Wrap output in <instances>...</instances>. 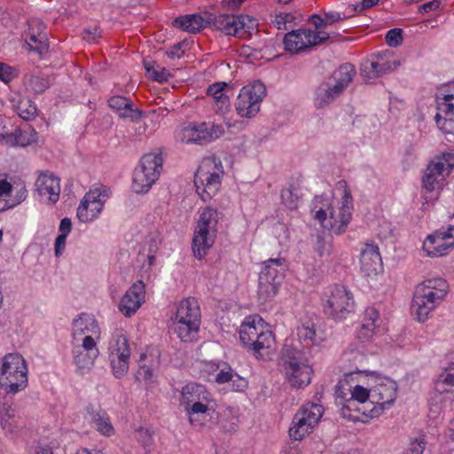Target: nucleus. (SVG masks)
Masks as SVG:
<instances>
[{
	"label": "nucleus",
	"mask_w": 454,
	"mask_h": 454,
	"mask_svg": "<svg viewBox=\"0 0 454 454\" xmlns=\"http://www.w3.org/2000/svg\"><path fill=\"white\" fill-rule=\"evenodd\" d=\"M174 324V330L182 341L191 342L196 339L200 323L175 320Z\"/></svg>",
	"instance_id": "nucleus-34"
},
{
	"label": "nucleus",
	"mask_w": 454,
	"mask_h": 454,
	"mask_svg": "<svg viewBox=\"0 0 454 454\" xmlns=\"http://www.w3.org/2000/svg\"><path fill=\"white\" fill-rule=\"evenodd\" d=\"M130 356L129 341L122 330H116L109 343V356Z\"/></svg>",
	"instance_id": "nucleus-33"
},
{
	"label": "nucleus",
	"mask_w": 454,
	"mask_h": 454,
	"mask_svg": "<svg viewBox=\"0 0 454 454\" xmlns=\"http://www.w3.org/2000/svg\"><path fill=\"white\" fill-rule=\"evenodd\" d=\"M266 95L265 86L260 82L252 86H245L235 102V108L240 117L252 118L260 110V103Z\"/></svg>",
	"instance_id": "nucleus-11"
},
{
	"label": "nucleus",
	"mask_w": 454,
	"mask_h": 454,
	"mask_svg": "<svg viewBox=\"0 0 454 454\" xmlns=\"http://www.w3.org/2000/svg\"><path fill=\"white\" fill-rule=\"evenodd\" d=\"M371 396V391L369 392L366 388L361 386H356L354 390L351 392V396L359 403H365Z\"/></svg>",
	"instance_id": "nucleus-56"
},
{
	"label": "nucleus",
	"mask_w": 454,
	"mask_h": 454,
	"mask_svg": "<svg viewBox=\"0 0 454 454\" xmlns=\"http://www.w3.org/2000/svg\"><path fill=\"white\" fill-rule=\"evenodd\" d=\"M353 208L341 207L336 215L334 211H330V227L335 229V233L341 234L345 231L347 225L349 223L352 216Z\"/></svg>",
	"instance_id": "nucleus-35"
},
{
	"label": "nucleus",
	"mask_w": 454,
	"mask_h": 454,
	"mask_svg": "<svg viewBox=\"0 0 454 454\" xmlns=\"http://www.w3.org/2000/svg\"><path fill=\"white\" fill-rule=\"evenodd\" d=\"M239 340L257 359H263L274 344V336L270 331L259 330L254 321L244 322L239 330Z\"/></svg>",
	"instance_id": "nucleus-9"
},
{
	"label": "nucleus",
	"mask_w": 454,
	"mask_h": 454,
	"mask_svg": "<svg viewBox=\"0 0 454 454\" xmlns=\"http://www.w3.org/2000/svg\"><path fill=\"white\" fill-rule=\"evenodd\" d=\"M345 19L338 12H327L324 13V18L317 14H313L309 17V20L314 25L317 31L322 30L327 25H332L334 22Z\"/></svg>",
	"instance_id": "nucleus-37"
},
{
	"label": "nucleus",
	"mask_w": 454,
	"mask_h": 454,
	"mask_svg": "<svg viewBox=\"0 0 454 454\" xmlns=\"http://www.w3.org/2000/svg\"><path fill=\"white\" fill-rule=\"evenodd\" d=\"M74 362L81 370H90L99 352L93 336L82 338V345L73 348Z\"/></svg>",
	"instance_id": "nucleus-15"
},
{
	"label": "nucleus",
	"mask_w": 454,
	"mask_h": 454,
	"mask_svg": "<svg viewBox=\"0 0 454 454\" xmlns=\"http://www.w3.org/2000/svg\"><path fill=\"white\" fill-rule=\"evenodd\" d=\"M444 171V163L441 160L431 161L425 172L422 179L423 189L426 192H432L436 188H439V176L442 175Z\"/></svg>",
	"instance_id": "nucleus-31"
},
{
	"label": "nucleus",
	"mask_w": 454,
	"mask_h": 454,
	"mask_svg": "<svg viewBox=\"0 0 454 454\" xmlns=\"http://www.w3.org/2000/svg\"><path fill=\"white\" fill-rule=\"evenodd\" d=\"M226 87L227 83L224 82H215L208 86L207 93L208 96H211L212 98H214L215 96H219V94H224V90Z\"/></svg>",
	"instance_id": "nucleus-59"
},
{
	"label": "nucleus",
	"mask_w": 454,
	"mask_h": 454,
	"mask_svg": "<svg viewBox=\"0 0 454 454\" xmlns=\"http://www.w3.org/2000/svg\"><path fill=\"white\" fill-rule=\"evenodd\" d=\"M282 203L290 209H296L299 203V195L296 188L291 184L288 188L281 191Z\"/></svg>",
	"instance_id": "nucleus-44"
},
{
	"label": "nucleus",
	"mask_w": 454,
	"mask_h": 454,
	"mask_svg": "<svg viewBox=\"0 0 454 454\" xmlns=\"http://www.w3.org/2000/svg\"><path fill=\"white\" fill-rule=\"evenodd\" d=\"M0 422L3 429L10 434H14L25 427L24 419L16 414L12 407L11 397L7 395L0 399Z\"/></svg>",
	"instance_id": "nucleus-19"
},
{
	"label": "nucleus",
	"mask_w": 454,
	"mask_h": 454,
	"mask_svg": "<svg viewBox=\"0 0 454 454\" xmlns=\"http://www.w3.org/2000/svg\"><path fill=\"white\" fill-rule=\"evenodd\" d=\"M218 214L210 207H206L200 215L192 239L194 256L201 259L213 246L217 232Z\"/></svg>",
	"instance_id": "nucleus-6"
},
{
	"label": "nucleus",
	"mask_w": 454,
	"mask_h": 454,
	"mask_svg": "<svg viewBox=\"0 0 454 454\" xmlns=\"http://www.w3.org/2000/svg\"><path fill=\"white\" fill-rule=\"evenodd\" d=\"M438 128L446 134H454V117L435 114Z\"/></svg>",
	"instance_id": "nucleus-47"
},
{
	"label": "nucleus",
	"mask_w": 454,
	"mask_h": 454,
	"mask_svg": "<svg viewBox=\"0 0 454 454\" xmlns=\"http://www.w3.org/2000/svg\"><path fill=\"white\" fill-rule=\"evenodd\" d=\"M209 402H199L193 403L189 406L184 407L185 411L189 415L191 424L199 422L201 417H205V414L208 411Z\"/></svg>",
	"instance_id": "nucleus-39"
},
{
	"label": "nucleus",
	"mask_w": 454,
	"mask_h": 454,
	"mask_svg": "<svg viewBox=\"0 0 454 454\" xmlns=\"http://www.w3.org/2000/svg\"><path fill=\"white\" fill-rule=\"evenodd\" d=\"M280 360L286 379L293 387L301 388L310 383L313 370L303 351L286 344Z\"/></svg>",
	"instance_id": "nucleus-2"
},
{
	"label": "nucleus",
	"mask_w": 454,
	"mask_h": 454,
	"mask_svg": "<svg viewBox=\"0 0 454 454\" xmlns=\"http://www.w3.org/2000/svg\"><path fill=\"white\" fill-rule=\"evenodd\" d=\"M143 64L146 70L147 75L153 81L164 82L172 76L168 70L159 66L154 60L145 59Z\"/></svg>",
	"instance_id": "nucleus-36"
},
{
	"label": "nucleus",
	"mask_w": 454,
	"mask_h": 454,
	"mask_svg": "<svg viewBox=\"0 0 454 454\" xmlns=\"http://www.w3.org/2000/svg\"><path fill=\"white\" fill-rule=\"evenodd\" d=\"M19 72L15 67H12L5 63L0 62V81L4 83H9L11 81L18 77Z\"/></svg>",
	"instance_id": "nucleus-49"
},
{
	"label": "nucleus",
	"mask_w": 454,
	"mask_h": 454,
	"mask_svg": "<svg viewBox=\"0 0 454 454\" xmlns=\"http://www.w3.org/2000/svg\"><path fill=\"white\" fill-rule=\"evenodd\" d=\"M452 369V365L445 370L444 372L441 373L438 377V380L435 383V388L439 392H446L447 389L442 388V385H447L448 387H454V373H451L450 371Z\"/></svg>",
	"instance_id": "nucleus-46"
},
{
	"label": "nucleus",
	"mask_w": 454,
	"mask_h": 454,
	"mask_svg": "<svg viewBox=\"0 0 454 454\" xmlns=\"http://www.w3.org/2000/svg\"><path fill=\"white\" fill-rule=\"evenodd\" d=\"M99 326L93 316L82 313L73 322V336L75 340L87 335H98Z\"/></svg>",
	"instance_id": "nucleus-25"
},
{
	"label": "nucleus",
	"mask_w": 454,
	"mask_h": 454,
	"mask_svg": "<svg viewBox=\"0 0 454 454\" xmlns=\"http://www.w3.org/2000/svg\"><path fill=\"white\" fill-rule=\"evenodd\" d=\"M160 153L145 154L133 173L132 189L137 193H146L158 180L162 170Z\"/></svg>",
	"instance_id": "nucleus-8"
},
{
	"label": "nucleus",
	"mask_w": 454,
	"mask_h": 454,
	"mask_svg": "<svg viewBox=\"0 0 454 454\" xmlns=\"http://www.w3.org/2000/svg\"><path fill=\"white\" fill-rule=\"evenodd\" d=\"M173 26L183 31L195 34L206 27H210V13L205 12L204 16L200 14H187L176 18Z\"/></svg>",
	"instance_id": "nucleus-23"
},
{
	"label": "nucleus",
	"mask_w": 454,
	"mask_h": 454,
	"mask_svg": "<svg viewBox=\"0 0 454 454\" xmlns=\"http://www.w3.org/2000/svg\"><path fill=\"white\" fill-rule=\"evenodd\" d=\"M451 243L448 240L443 230L435 231L427 236L423 243V249L431 257L442 256L447 254Z\"/></svg>",
	"instance_id": "nucleus-24"
},
{
	"label": "nucleus",
	"mask_w": 454,
	"mask_h": 454,
	"mask_svg": "<svg viewBox=\"0 0 454 454\" xmlns=\"http://www.w3.org/2000/svg\"><path fill=\"white\" fill-rule=\"evenodd\" d=\"M130 356H109L113 374L115 378H122L129 370V359Z\"/></svg>",
	"instance_id": "nucleus-40"
},
{
	"label": "nucleus",
	"mask_w": 454,
	"mask_h": 454,
	"mask_svg": "<svg viewBox=\"0 0 454 454\" xmlns=\"http://www.w3.org/2000/svg\"><path fill=\"white\" fill-rule=\"evenodd\" d=\"M13 192L12 185L6 180H0V211L11 208L10 197Z\"/></svg>",
	"instance_id": "nucleus-45"
},
{
	"label": "nucleus",
	"mask_w": 454,
	"mask_h": 454,
	"mask_svg": "<svg viewBox=\"0 0 454 454\" xmlns=\"http://www.w3.org/2000/svg\"><path fill=\"white\" fill-rule=\"evenodd\" d=\"M378 2L379 0H362L356 5H353V10L361 12L376 5Z\"/></svg>",
	"instance_id": "nucleus-64"
},
{
	"label": "nucleus",
	"mask_w": 454,
	"mask_h": 454,
	"mask_svg": "<svg viewBox=\"0 0 454 454\" xmlns=\"http://www.w3.org/2000/svg\"><path fill=\"white\" fill-rule=\"evenodd\" d=\"M356 71L350 63H345L335 70L332 76L320 84L317 90L316 105L322 108L339 98L353 81Z\"/></svg>",
	"instance_id": "nucleus-5"
},
{
	"label": "nucleus",
	"mask_w": 454,
	"mask_h": 454,
	"mask_svg": "<svg viewBox=\"0 0 454 454\" xmlns=\"http://www.w3.org/2000/svg\"><path fill=\"white\" fill-rule=\"evenodd\" d=\"M379 318V312L374 308H368L365 309L364 323H373V328L375 329L377 327L376 322Z\"/></svg>",
	"instance_id": "nucleus-61"
},
{
	"label": "nucleus",
	"mask_w": 454,
	"mask_h": 454,
	"mask_svg": "<svg viewBox=\"0 0 454 454\" xmlns=\"http://www.w3.org/2000/svg\"><path fill=\"white\" fill-rule=\"evenodd\" d=\"M220 423H221V427L224 432L231 434L237 430L239 419L235 416H231L230 421H226L224 419V418H223L220 420Z\"/></svg>",
	"instance_id": "nucleus-58"
},
{
	"label": "nucleus",
	"mask_w": 454,
	"mask_h": 454,
	"mask_svg": "<svg viewBox=\"0 0 454 454\" xmlns=\"http://www.w3.org/2000/svg\"><path fill=\"white\" fill-rule=\"evenodd\" d=\"M315 248L319 256L323 257L331 254L332 245L330 242L325 240L323 235L318 234L317 236V243Z\"/></svg>",
	"instance_id": "nucleus-54"
},
{
	"label": "nucleus",
	"mask_w": 454,
	"mask_h": 454,
	"mask_svg": "<svg viewBox=\"0 0 454 454\" xmlns=\"http://www.w3.org/2000/svg\"><path fill=\"white\" fill-rule=\"evenodd\" d=\"M399 63L387 60L378 54L362 64L361 74L364 78L372 80L393 71Z\"/></svg>",
	"instance_id": "nucleus-18"
},
{
	"label": "nucleus",
	"mask_w": 454,
	"mask_h": 454,
	"mask_svg": "<svg viewBox=\"0 0 454 454\" xmlns=\"http://www.w3.org/2000/svg\"><path fill=\"white\" fill-rule=\"evenodd\" d=\"M153 432L143 427H140L136 434L137 441L143 445L145 450H147L153 444Z\"/></svg>",
	"instance_id": "nucleus-50"
},
{
	"label": "nucleus",
	"mask_w": 454,
	"mask_h": 454,
	"mask_svg": "<svg viewBox=\"0 0 454 454\" xmlns=\"http://www.w3.org/2000/svg\"><path fill=\"white\" fill-rule=\"evenodd\" d=\"M330 38V35L323 30L314 31L300 28L287 33L284 37L285 49L298 53L308 48L318 45Z\"/></svg>",
	"instance_id": "nucleus-12"
},
{
	"label": "nucleus",
	"mask_w": 454,
	"mask_h": 454,
	"mask_svg": "<svg viewBox=\"0 0 454 454\" xmlns=\"http://www.w3.org/2000/svg\"><path fill=\"white\" fill-rule=\"evenodd\" d=\"M323 413L324 408L320 404L306 403L301 405L293 418L292 426L289 428L290 438L294 441L302 440L312 432Z\"/></svg>",
	"instance_id": "nucleus-10"
},
{
	"label": "nucleus",
	"mask_w": 454,
	"mask_h": 454,
	"mask_svg": "<svg viewBox=\"0 0 454 454\" xmlns=\"http://www.w3.org/2000/svg\"><path fill=\"white\" fill-rule=\"evenodd\" d=\"M19 115L26 120H32L36 114V107L34 104H31L29 101L20 102L18 106Z\"/></svg>",
	"instance_id": "nucleus-48"
},
{
	"label": "nucleus",
	"mask_w": 454,
	"mask_h": 454,
	"mask_svg": "<svg viewBox=\"0 0 454 454\" xmlns=\"http://www.w3.org/2000/svg\"><path fill=\"white\" fill-rule=\"evenodd\" d=\"M449 285L444 278H433L416 286L411 302V312L419 322H425L428 315L446 297Z\"/></svg>",
	"instance_id": "nucleus-1"
},
{
	"label": "nucleus",
	"mask_w": 454,
	"mask_h": 454,
	"mask_svg": "<svg viewBox=\"0 0 454 454\" xmlns=\"http://www.w3.org/2000/svg\"><path fill=\"white\" fill-rule=\"evenodd\" d=\"M183 44V43L174 44L165 52L166 56L171 59H180L184 53V51H182Z\"/></svg>",
	"instance_id": "nucleus-60"
},
{
	"label": "nucleus",
	"mask_w": 454,
	"mask_h": 454,
	"mask_svg": "<svg viewBox=\"0 0 454 454\" xmlns=\"http://www.w3.org/2000/svg\"><path fill=\"white\" fill-rule=\"evenodd\" d=\"M239 15L220 14L214 16L210 14V27L223 32L227 35L238 37Z\"/></svg>",
	"instance_id": "nucleus-30"
},
{
	"label": "nucleus",
	"mask_w": 454,
	"mask_h": 454,
	"mask_svg": "<svg viewBox=\"0 0 454 454\" xmlns=\"http://www.w3.org/2000/svg\"><path fill=\"white\" fill-rule=\"evenodd\" d=\"M402 32L400 28L390 29L386 35V43L390 47L399 46L403 42Z\"/></svg>",
	"instance_id": "nucleus-53"
},
{
	"label": "nucleus",
	"mask_w": 454,
	"mask_h": 454,
	"mask_svg": "<svg viewBox=\"0 0 454 454\" xmlns=\"http://www.w3.org/2000/svg\"><path fill=\"white\" fill-rule=\"evenodd\" d=\"M210 393L200 384L190 382L184 386L181 392V404L184 407L193 403L210 402Z\"/></svg>",
	"instance_id": "nucleus-26"
},
{
	"label": "nucleus",
	"mask_w": 454,
	"mask_h": 454,
	"mask_svg": "<svg viewBox=\"0 0 454 454\" xmlns=\"http://www.w3.org/2000/svg\"><path fill=\"white\" fill-rule=\"evenodd\" d=\"M361 270L367 276L377 275L382 269L381 256L379 247L373 244H366L360 255Z\"/></svg>",
	"instance_id": "nucleus-20"
},
{
	"label": "nucleus",
	"mask_w": 454,
	"mask_h": 454,
	"mask_svg": "<svg viewBox=\"0 0 454 454\" xmlns=\"http://www.w3.org/2000/svg\"><path fill=\"white\" fill-rule=\"evenodd\" d=\"M373 323H363L358 333L357 339L361 342L369 341L374 334Z\"/></svg>",
	"instance_id": "nucleus-55"
},
{
	"label": "nucleus",
	"mask_w": 454,
	"mask_h": 454,
	"mask_svg": "<svg viewBox=\"0 0 454 454\" xmlns=\"http://www.w3.org/2000/svg\"><path fill=\"white\" fill-rule=\"evenodd\" d=\"M35 186L40 196H47L48 200L53 203L58 201L60 185L56 176L41 175L35 182Z\"/></svg>",
	"instance_id": "nucleus-27"
},
{
	"label": "nucleus",
	"mask_w": 454,
	"mask_h": 454,
	"mask_svg": "<svg viewBox=\"0 0 454 454\" xmlns=\"http://www.w3.org/2000/svg\"><path fill=\"white\" fill-rule=\"evenodd\" d=\"M13 145L27 146L32 143L36 142L37 132L27 125L24 129H16L13 133Z\"/></svg>",
	"instance_id": "nucleus-38"
},
{
	"label": "nucleus",
	"mask_w": 454,
	"mask_h": 454,
	"mask_svg": "<svg viewBox=\"0 0 454 454\" xmlns=\"http://www.w3.org/2000/svg\"><path fill=\"white\" fill-rule=\"evenodd\" d=\"M108 106L115 111L120 118L138 121L142 112L134 106L131 99L122 96H113L108 99Z\"/></svg>",
	"instance_id": "nucleus-22"
},
{
	"label": "nucleus",
	"mask_w": 454,
	"mask_h": 454,
	"mask_svg": "<svg viewBox=\"0 0 454 454\" xmlns=\"http://www.w3.org/2000/svg\"><path fill=\"white\" fill-rule=\"evenodd\" d=\"M286 269V263L284 258L269 259L263 262L258 286V299L261 303L270 301L277 294Z\"/></svg>",
	"instance_id": "nucleus-7"
},
{
	"label": "nucleus",
	"mask_w": 454,
	"mask_h": 454,
	"mask_svg": "<svg viewBox=\"0 0 454 454\" xmlns=\"http://www.w3.org/2000/svg\"><path fill=\"white\" fill-rule=\"evenodd\" d=\"M27 386V368L23 356L10 353L0 364V387L6 394H15Z\"/></svg>",
	"instance_id": "nucleus-3"
},
{
	"label": "nucleus",
	"mask_w": 454,
	"mask_h": 454,
	"mask_svg": "<svg viewBox=\"0 0 454 454\" xmlns=\"http://www.w3.org/2000/svg\"><path fill=\"white\" fill-rule=\"evenodd\" d=\"M223 173L221 160L215 157L203 159L194 175L196 192L202 200L212 199L221 187V175Z\"/></svg>",
	"instance_id": "nucleus-4"
},
{
	"label": "nucleus",
	"mask_w": 454,
	"mask_h": 454,
	"mask_svg": "<svg viewBox=\"0 0 454 454\" xmlns=\"http://www.w3.org/2000/svg\"><path fill=\"white\" fill-rule=\"evenodd\" d=\"M13 192H15V194L13 195L12 192L10 197L11 208L24 201L27 194V191L23 184L13 188Z\"/></svg>",
	"instance_id": "nucleus-51"
},
{
	"label": "nucleus",
	"mask_w": 454,
	"mask_h": 454,
	"mask_svg": "<svg viewBox=\"0 0 454 454\" xmlns=\"http://www.w3.org/2000/svg\"><path fill=\"white\" fill-rule=\"evenodd\" d=\"M297 336L305 346L317 345L322 340L317 334L316 324L311 320H306L297 327Z\"/></svg>",
	"instance_id": "nucleus-32"
},
{
	"label": "nucleus",
	"mask_w": 454,
	"mask_h": 454,
	"mask_svg": "<svg viewBox=\"0 0 454 454\" xmlns=\"http://www.w3.org/2000/svg\"><path fill=\"white\" fill-rule=\"evenodd\" d=\"M175 320L200 323V309L195 298L183 300L176 309Z\"/></svg>",
	"instance_id": "nucleus-29"
},
{
	"label": "nucleus",
	"mask_w": 454,
	"mask_h": 454,
	"mask_svg": "<svg viewBox=\"0 0 454 454\" xmlns=\"http://www.w3.org/2000/svg\"><path fill=\"white\" fill-rule=\"evenodd\" d=\"M86 415L94 428L106 436L114 434V428L110 422L108 414L99 405L89 404L86 407Z\"/></svg>",
	"instance_id": "nucleus-21"
},
{
	"label": "nucleus",
	"mask_w": 454,
	"mask_h": 454,
	"mask_svg": "<svg viewBox=\"0 0 454 454\" xmlns=\"http://www.w3.org/2000/svg\"><path fill=\"white\" fill-rule=\"evenodd\" d=\"M101 194L100 189H92L84 195L77 208V217L80 221L87 223L98 216L105 204Z\"/></svg>",
	"instance_id": "nucleus-17"
},
{
	"label": "nucleus",
	"mask_w": 454,
	"mask_h": 454,
	"mask_svg": "<svg viewBox=\"0 0 454 454\" xmlns=\"http://www.w3.org/2000/svg\"><path fill=\"white\" fill-rule=\"evenodd\" d=\"M26 43L30 51H35L40 55H43L48 51V44L46 43L45 35L41 33L38 35L30 33L26 40Z\"/></svg>",
	"instance_id": "nucleus-41"
},
{
	"label": "nucleus",
	"mask_w": 454,
	"mask_h": 454,
	"mask_svg": "<svg viewBox=\"0 0 454 454\" xmlns=\"http://www.w3.org/2000/svg\"><path fill=\"white\" fill-rule=\"evenodd\" d=\"M26 85L35 93L41 94L50 87L51 82L48 78L30 74L26 78Z\"/></svg>",
	"instance_id": "nucleus-42"
},
{
	"label": "nucleus",
	"mask_w": 454,
	"mask_h": 454,
	"mask_svg": "<svg viewBox=\"0 0 454 454\" xmlns=\"http://www.w3.org/2000/svg\"><path fill=\"white\" fill-rule=\"evenodd\" d=\"M238 25V37L244 38L246 35H250L252 31L255 29L257 23L256 20L248 15H239Z\"/></svg>",
	"instance_id": "nucleus-43"
},
{
	"label": "nucleus",
	"mask_w": 454,
	"mask_h": 454,
	"mask_svg": "<svg viewBox=\"0 0 454 454\" xmlns=\"http://www.w3.org/2000/svg\"><path fill=\"white\" fill-rule=\"evenodd\" d=\"M356 401L352 397L346 400V403L342 406V415L343 417H347L350 419H356V416H352L350 413L352 411H359V408L356 407Z\"/></svg>",
	"instance_id": "nucleus-57"
},
{
	"label": "nucleus",
	"mask_w": 454,
	"mask_h": 454,
	"mask_svg": "<svg viewBox=\"0 0 454 454\" xmlns=\"http://www.w3.org/2000/svg\"><path fill=\"white\" fill-rule=\"evenodd\" d=\"M215 111L217 113L224 114L227 112L231 106V102L229 96L224 94H219V96H215L213 98Z\"/></svg>",
	"instance_id": "nucleus-52"
},
{
	"label": "nucleus",
	"mask_w": 454,
	"mask_h": 454,
	"mask_svg": "<svg viewBox=\"0 0 454 454\" xmlns=\"http://www.w3.org/2000/svg\"><path fill=\"white\" fill-rule=\"evenodd\" d=\"M385 381L371 390V397L382 406L392 404L396 397L397 387L395 382L390 380H385Z\"/></svg>",
	"instance_id": "nucleus-28"
},
{
	"label": "nucleus",
	"mask_w": 454,
	"mask_h": 454,
	"mask_svg": "<svg viewBox=\"0 0 454 454\" xmlns=\"http://www.w3.org/2000/svg\"><path fill=\"white\" fill-rule=\"evenodd\" d=\"M145 286L142 280L135 282L121 297L119 309L125 317H131L145 301Z\"/></svg>",
	"instance_id": "nucleus-16"
},
{
	"label": "nucleus",
	"mask_w": 454,
	"mask_h": 454,
	"mask_svg": "<svg viewBox=\"0 0 454 454\" xmlns=\"http://www.w3.org/2000/svg\"><path fill=\"white\" fill-rule=\"evenodd\" d=\"M353 296L343 286H335L324 304L325 313L334 320L345 319L353 311Z\"/></svg>",
	"instance_id": "nucleus-13"
},
{
	"label": "nucleus",
	"mask_w": 454,
	"mask_h": 454,
	"mask_svg": "<svg viewBox=\"0 0 454 454\" xmlns=\"http://www.w3.org/2000/svg\"><path fill=\"white\" fill-rule=\"evenodd\" d=\"M223 131L222 126L214 123H190L183 129L181 139L186 144L202 145L220 137Z\"/></svg>",
	"instance_id": "nucleus-14"
},
{
	"label": "nucleus",
	"mask_w": 454,
	"mask_h": 454,
	"mask_svg": "<svg viewBox=\"0 0 454 454\" xmlns=\"http://www.w3.org/2000/svg\"><path fill=\"white\" fill-rule=\"evenodd\" d=\"M425 449L424 440L418 441L411 443L410 448L406 450V454H422Z\"/></svg>",
	"instance_id": "nucleus-62"
},
{
	"label": "nucleus",
	"mask_w": 454,
	"mask_h": 454,
	"mask_svg": "<svg viewBox=\"0 0 454 454\" xmlns=\"http://www.w3.org/2000/svg\"><path fill=\"white\" fill-rule=\"evenodd\" d=\"M82 39L92 43L95 42L98 37H100V32L98 28L94 27L92 29H85L82 34Z\"/></svg>",
	"instance_id": "nucleus-63"
}]
</instances>
